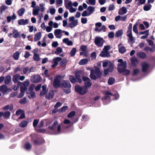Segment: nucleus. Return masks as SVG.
Masks as SVG:
<instances>
[{
    "mask_svg": "<svg viewBox=\"0 0 155 155\" xmlns=\"http://www.w3.org/2000/svg\"><path fill=\"white\" fill-rule=\"evenodd\" d=\"M102 74L99 68L95 67L94 69L91 70L90 77L92 80H96L98 78H101Z\"/></svg>",
    "mask_w": 155,
    "mask_h": 155,
    "instance_id": "obj_1",
    "label": "nucleus"
},
{
    "mask_svg": "<svg viewBox=\"0 0 155 155\" xmlns=\"http://www.w3.org/2000/svg\"><path fill=\"white\" fill-rule=\"evenodd\" d=\"M61 87L63 88V90L66 94H69L71 92V85L68 80H63L61 83Z\"/></svg>",
    "mask_w": 155,
    "mask_h": 155,
    "instance_id": "obj_2",
    "label": "nucleus"
},
{
    "mask_svg": "<svg viewBox=\"0 0 155 155\" xmlns=\"http://www.w3.org/2000/svg\"><path fill=\"white\" fill-rule=\"evenodd\" d=\"M84 86H80L78 85H76L74 87V91L76 93H78L81 95H83L86 94L88 90Z\"/></svg>",
    "mask_w": 155,
    "mask_h": 155,
    "instance_id": "obj_3",
    "label": "nucleus"
},
{
    "mask_svg": "<svg viewBox=\"0 0 155 155\" xmlns=\"http://www.w3.org/2000/svg\"><path fill=\"white\" fill-rule=\"evenodd\" d=\"M61 76L60 75L57 76L54 78L53 82V85L55 88L61 87V83L60 82V78Z\"/></svg>",
    "mask_w": 155,
    "mask_h": 155,
    "instance_id": "obj_4",
    "label": "nucleus"
},
{
    "mask_svg": "<svg viewBox=\"0 0 155 155\" xmlns=\"http://www.w3.org/2000/svg\"><path fill=\"white\" fill-rule=\"evenodd\" d=\"M82 79L83 81H84V87L87 90L92 85V84L91 82V80L88 77L86 76H83Z\"/></svg>",
    "mask_w": 155,
    "mask_h": 155,
    "instance_id": "obj_5",
    "label": "nucleus"
},
{
    "mask_svg": "<svg viewBox=\"0 0 155 155\" xmlns=\"http://www.w3.org/2000/svg\"><path fill=\"white\" fill-rule=\"evenodd\" d=\"M104 41L103 38L99 37H96L95 38L94 42L97 47H101L103 46Z\"/></svg>",
    "mask_w": 155,
    "mask_h": 155,
    "instance_id": "obj_6",
    "label": "nucleus"
},
{
    "mask_svg": "<svg viewBox=\"0 0 155 155\" xmlns=\"http://www.w3.org/2000/svg\"><path fill=\"white\" fill-rule=\"evenodd\" d=\"M69 21L71 22L69 24L68 26L71 28L75 27L78 24V20H74V17L73 16L69 18Z\"/></svg>",
    "mask_w": 155,
    "mask_h": 155,
    "instance_id": "obj_7",
    "label": "nucleus"
},
{
    "mask_svg": "<svg viewBox=\"0 0 155 155\" xmlns=\"http://www.w3.org/2000/svg\"><path fill=\"white\" fill-rule=\"evenodd\" d=\"M104 94L105 96L101 98L102 100H110V97L113 95V94L111 92L108 91H106L104 92Z\"/></svg>",
    "mask_w": 155,
    "mask_h": 155,
    "instance_id": "obj_8",
    "label": "nucleus"
},
{
    "mask_svg": "<svg viewBox=\"0 0 155 155\" xmlns=\"http://www.w3.org/2000/svg\"><path fill=\"white\" fill-rule=\"evenodd\" d=\"M33 142L34 144L35 145H40L45 143V141L42 137H38L37 140H34Z\"/></svg>",
    "mask_w": 155,
    "mask_h": 155,
    "instance_id": "obj_9",
    "label": "nucleus"
},
{
    "mask_svg": "<svg viewBox=\"0 0 155 155\" xmlns=\"http://www.w3.org/2000/svg\"><path fill=\"white\" fill-rule=\"evenodd\" d=\"M62 60V58L60 57L54 58L53 59L54 64L52 65L51 67L52 68H54L58 64V62Z\"/></svg>",
    "mask_w": 155,
    "mask_h": 155,
    "instance_id": "obj_10",
    "label": "nucleus"
},
{
    "mask_svg": "<svg viewBox=\"0 0 155 155\" xmlns=\"http://www.w3.org/2000/svg\"><path fill=\"white\" fill-rule=\"evenodd\" d=\"M141 66L142 67V71L143 72H146L148 69L149 67V65L147 63L143 62Z\"/></svg>",
    "mask_w": 155,
    "mask_h": 155,
    "instance_id": "obj_11",
    "label": "nucleus"
},
{
    "mask_svg": "<svg viewBox=\"0 0 155 155\" xmlns=\"http://www.w3.org/2000/svg\"><path fill=\"white\" fill-rule=\"evenodd\" d=\"M58 124V122L57 120H55L52 124V125L49 126L48 127V128L51 131H54L56 129V126Z\"/></svg>",
    "mask_w": 155,
    "mask_h": 155,
    "instance_id": "obj_12",
    "label": "nucleus"
},
{
    "mask_svg": "<svg viewBox=\"0 0 155 155\" xmlns=\"http://www.w3.org/2000/svg\"><path fill=\"white\" fill-rule=\"evenodd\" d=\"M9 90V89L5 85H3L0 86V91L4 93H7L8 92Z\"/></svg>",
    "mask_w": 155,
    "mask_h": 155,
    "instance_id": "obj_13",
    "label": "nucleus"
},
{
    "mask_svg": "<svg viewBox=\"0 0 155 155\" xmlns=\"http://www.w3.org/2000/svg\"><path fill=\"white\" fill-rule=\"evenodd\" d=\"M75 75L76 79L77 82L81 83L82 82V80L81 78V75L79 74V71H76L75 72Z\"/></svg>",
    "mask_w": 155,
    "mask_h": 155,
    "instance_id": "obj_14",
    "label": "nucleus"
},
{
    "mask_svg": "<svg viewBox=\"0 0 155 155\" xmlns=\"http://www.w3.org/2000/svg\"><path fill=\"white\" fill-rule=\"evenodd\" d=\"M100 56L103 58H108L110 57V54L108 51H102L100 54Z\"/></svg>",
    "mask_w": 155,
    "mask_h": 155,
    "instance_id": "obj_15",
    "label": "nucleus"
},
{
    "mask_svg": "<svg viewBox=\"0 0 155 155\" xmlns=\"http://www.w3.org/2000/svg\"><path fill=\"white\" fill-rule=\"evenodd\" d=\"M54 95V93L53 91H50L48 94L45 95V97L46 99L48 100L52 99Z\"/></svg>",
    "mask_w": 155,
    "mask_h": 155,
    "instance_id": "obj_16",
    "label": "nucleus"
},
{
    "mask_svg": "<svg viewBox=\"0 0 155 155\" xmlns=\"http://www.w3.org/2000/svg\"><path fill=\"white\" fill-rule=\"evenodd\" d=\"M18 24L20 25H25L28 24V19H19L18 21Z\"/></svg>",
    "mask_w": 155,
    "mask_h": 155,
    "instance_id": "obj_17",
    "label": "nucleus"
},
{
    "mask_svg": "<svg viewBox=\"0 0 155 155\" xmlns=\"http://www.w3.org/2000/svg\"><path fill=\"white\" fill-rule=\"evenodd\" d=\"M144 50L146 51H150L151 52H153L155 51V46H152L151 48L148 46H146L144 48Z\"/></svg>",
    "mask_w": 155,
    "mask_h": 155,
    "instance_id": "obj_18",
    "label": "nucleus"
},
{
    "mask_svg": "<svg viewBox=\"0 0 155 155\" xmlns=\"http://www.w3.org/2000/svg\"><path fill=\"white\" fill-rule=\"evenodd\" d=\"M131 64L133 66H136L138 64V61L137 58L135 57H132L130 59Z\"/></svg>",
    "mask_w": 155,
    "mask_h": 155,
    "instance_id": "obj_19",
    "label": "nucleus"
},
{
    "mask_svg": "<svg viewBox=\"0 0 155 155\" xmlns=\"http://www.w3.org/2000/svg\"><path fill=\"white\" fill-rule=\"evenodd\" d=\"M13 35V37L15 38H17L19 36V33L17 30L14 29L12 31V33H10V35Z\"/></svg>",
    "mask_w": 155,
    "mask_h": 155,
    "instance_id": "obj_20",
    "label": "nucleus"
},
{
    "mask_svg": "<svg viewBox=\"0 0 155 155\" xmlns=\"http://www.w3.org/2000/svg\"><path fill=\"white\" fill-rule=\"evenodd\" d=\"M61 30L60 29H56L54 31V34L57 38H61V37L59 35L61 34Z\"/></svg>",
    "mask_w": 155,
    "mask_h": 155,
    "instance_id": "obj_21",
    "label": "nucleus"
},
{
    "mask_svg": "<svg viewBox=\"0 0 155 155\" xmlns=\"http://www.w3.org/2000/svg\"><path fill=\"white\" fill-rule=\"evenodd\" d=\"M41 79V77L39 75L35 76L33 78V82L35 83H38L40 82Z\"/></svg>",
    "mask_w": 155,
    "mask_h": 155,
    "instance_id": "obj_22",
    "label": "nucleus"
},
{
    "mask_svg": "<svg viewBox=\"0 0 155 155\" xmlns=\"http://www.w3.org/2000/svg\"><path fill=\"white\" fill-rule=\"evenodd\" d=\"M64 43L68 45L71 46L73 45V42L71 41H69L68 38H65L63 40Z\"/></svg>",
    "mask_w": 155,
    "mask_h": 155,
    "instance_id": "obj_23",
    "label": "nucleus"
},
{
    "mask_svg": "<svg viewBox=\"0 0 155 155\" xmlns=\"http://www.w3.org/2000/svg\"><path fill=\"white\" fill-rule=\"evenodd\" d=\"M137 56L140 58L144 59L146 57V54L143 52H141L138 53Z\"/></svg>",
    "mask_w": 155,
    "mask_h": 155,
    "instance_id": "obj_24",
    "label": "nucleus"
},
{
    "mask_svg": "<svg viewBox=\"0 0 155 155\" xmlns=\"http://www.w3.org/2000/svg\"><path fill=\"white\" fill-rule=\"evenodd\" d=\"M20 75L19 74H16L13 78V81L15 84H17L18 82H20L18 81Z\"/></svg>",
    "mask_w": 155,
    "mask_h": 155,
    "instance_id": "obj_25",
    "label": "nucleus"
},
{
    "mask_svg": "<svg viewBox=\"0 0 155 155\" xmlns=\"http://www.w3.org/2000/svg\"><path fill=\"white\" fill-rule=\"evenodd\" d=\"M87 10L88 11V13L90 15L95 11V8L92 6H89L88 7Z\"/></svg>",
    "mask_w": 155,
    "mask_h": 155,
    "instance_id": "obj_26",
    "label": "nucleus"
},
{
    "mask_svg": "<svg viewBox=\"0 0 155 155\" xmlns=\"http://www.w3.org/2000/svg\"><path fill=\"white\" fill-rule=\"evenodd\" d=\"M41 32H39L37 33L35 36L34 41H36L39 40L41 37Z\"/></svg>",
    "mask_w": 155,
    "mask_h": 155,
    "instance_id": "obj_27",
    "label": "nucleus"
},
{
    "mask_svg": "<svg viewBox=\"0 0 155 155\" xmlns=\"http://www.w3.org/2000/svg\"><path fill=\"white\" fill-rule=\"evenodd\" d=\"M132 24L131 23H130L128 27V30L127 31V35H132Z\"/></svg>",
    "mask_w": 155,
    "mask_h": 155,
    "instance_id": "obj_28",
    "label": "nucleus"
},
{
    "mask_svg": "<svg viewBox=\"0 0 155 155\" xmlns=\"http://www.w3.org/2000/svg\"><path fill=\"white\" fill-rule=\"evenodd\" d=\"M22 85V84L21 82H18L17 84H15V85L13 86L12 89H13L14 91H16Z\"/></svg>",
    "mask_w": 155,
    "mask_h": 155,
    "instance_id": "obj_29",
    "label": "nucleus"
},
{
    "mask_svg": "<svg viewBox=\"0 0 155 155\" xmlns=\"http://www.w3.org/2000/svg\"><path fill=\"white\" fill-rule=\"evenodd\" d=\"M69 80L72 83H74L77 82V81L76 78L72 75H70L69 76Z\"/></svg>",
    "mask_w": 155,
    "mask_h": 155,
    "instance_id": "obj_30",
    "label": "nucleus"
},
{
    "mask_svg": "<svg viewBox=\"0 0 155 155\" xmlns=\"http://www.w3.org/2000/svg\"><path fill=\"white\" fill-rule=\"evenodd\" d=\"M123 31L122 29L119 30L117 31L115 33V37L117 38L123 35Z\"/></svg>",
    "mask_w": 155,
    "mask_h": 155,
    "instance_id": "obj_31",
    "label": "nucleus"
},
{
    "mask_svg": "<svg viewBox=\"0 0 155 155\" xmlns=\"http://www.w3.org/2000/svg\"><path fill=\"white\" fill-rule=\"evenodd\" d=\"M33 58L34 61H39L40 60L39 55L36 53H34Z\"/></svg>",
    "mask_w": 155,
    "mask_h": 155,
    "instance_id": "obj_32",
    "label": "nucleus"
},
{
    "mask_svg": "<svg viewBox=\"0 0 155 155\" xmlns=\"http://www.w3.org/2000/svg\"><path fill=\"white\" fill-rule=\"evenodd\" d=\"M25 11V9L24 8H22L20 9L18 12V14L19 16H22L24 13Z\"/></svg>",
    "mask_w": 155,
    "mask_h": 155,
    "instance_id": "obj_33",
    "label": "nucleus"
},
{
    "mask_svg": "<svg viewBox=\"0 0 155 155\" xmlns=\"http://www.w3.org/2000/svg\"><path fill=\"white\" fill-rule=\"evenodd\" d=\"M28 122L25 120H23L19 124V126L21 127H25L28 125Z\"/></svg>",
    "mask_w": 155,
    "mask_h": 155,
    "instance_id": "obj_34",
    "label": "nucleus"
},
{
    "mask_svg": "<svg viewBox=\"0 0 155 155\" xmlns=\"http://www.w3.org/2000/svg\"><path fill=\"white\" fill-rule=\"evenodd\" d=\"M20 55V53L18 51H17L13 55V57L15 60H18Z\"/></svg>",
    "mask_w": 155,
    "mask_h": 155,
    "instance_id": "obj_35",
    "label": "nucleus"
},
{
    "mask_svg": "<svg viewBox=\"0 0 155 155\" xmlns=\"http://www.w3.org/2000/svg\"><path fill=\"white\" fill-rule=\"evenodd\" d=\"M88 61V59H83L79 62V64L80 65H83L86 64Z\"/></svg>",
    "mask_w": 155,
    "mask_h": 155,
    "instance_id": "obj_36",
    "label": "nucleus"
},
{
    "mask_svg": "<svg viewBox=\"0 0 155 155\" xmlns=\"http://www.w3.org/2000/svg\"><path fill=\"white\" fill-rule=\"evenodd\" d=\"M115 82V79L112 77L110 78L108 81V83L109 85H111L113 84Z\"/></svg>",
    "mask_w": 155,
    "mask_h": 155,
    "instance_id": "obj_37",
    "label": "nucleus"
},
{
    "mask_svg": "<svg viewBox=\"0 0 155 155\" xmlns=\"http://www.w3.org/2000/svg\"><path fill=\"white\" fill-rule=\"evenodd\" d=\"M152 7V5L150 4H146L143 7V9L145 11H148L150 10Z\"/></svg>",
    "mask_w": 155,
    "mask_h": 155,
    "instance_id": "obj_38",
    "label": "nucleus"
},
{
    "mask_svg": "<svg viewBox=\"0 0 155 155\" xmlns=\"http://www.w3.org/2000/svg\"><path fill=\"white\" fill-rule=\"evenodd\" d=\"M107 69L109 72H113L114 70V65L110 63Z\"/></svg>",
    "mask_w": 155,
    "mask_h": 155,
    "instance_id": "obj_39",
    "label": "nucleus"
},
{
    "mask_svg": "<svg viewBox=\"0 0 155 155\" xmlns=\"http://www.w3.org/2000/svg\"><path fill=\"white\" fill-rule=\"evenodd\" d=\"M25 148L27 150H30L31 148V145L29 143H26L25 144Z\"/></svg>",
    "mask_w": 155,
    "mask_h": 155,
    "instance_id": "obj_40",
    "label": "nucleus"
},
{
    "mask_svg": "<svg viewBox=\"0 0 155 155\" xmlns=\"http://www.w3.org/2000/svg\"><path fill=\"white\" fill-rule=\"evenodd\" d=\"M118 50L119 52L122 54L124 53L126 51V48L124 46L119 48Z\"/></svg>",
    "mask_w": 155,
    "mask_h": 155,
    "instance_id": "obj_41",
    "label": "nucleus"
},
{
    "mask_svg": "<svg viewBox=\"0 0 155 155\" xmlns=\"http://www.w3.org/2000/svg\"><path fill=\"white\" fill-rule=\"evenodd\" d=\"M8 7L5 5H2L0 7V12L2 13L4 11L8 9Z\"/></svg>",
    "mask_w": 155,
    "mask_h": 155,
    "instance_id": "obj_42",
    "label": "nucleus"
},
{
    "mask_svg": "<svg viewBox=\"0 0 155 155\" xmlns=\"http://www.w3.org/2000/svg\"><path fill=\"white\" fill-rule=\"evenodd\" d=\"M40 9L39 7L38 6V8L34 9L33 11V14L34 15H36L38 14Z\"/></svg>",
    "mask_w": 155,
    "mask_h": 155,
    "instance_id": "obj_43",
    "label": "nucleus"
},
{
    "mask_svg": "<svg viewBox=\"0 0 155 155\" xmlns=\"http://www.w3.org/2000/svg\"><path fill=\"white\" fill-rule=\"evenodd\" d=\"M62 51V49L61 47H58L57 48L56 51H55V53L56 54L58 55L61 54Z\"/></svg>",
    "mask_w": 155,
    "mask_h": 155,
    "instance_id": "obj_44",
    "label": "nucleus"
},
{
    "mask_svg": "<svg viewBox=\"0 0 155 155\" xmlns=\"http://www.w3.org/2000/svg\"><path fill=\"white\" fill-rule=\"evenodd\" d=\"M125 68H126V67H125L120 68V67L117 66V69L119 73H124Z\"/></svg>",
    "mask_w": 155,
    "mask_h": 155,
    "instance_id": "obj_45",
    "label": "nucleus"
},
{
    "mask_svg": "<svg viewBox=\"0 0 155 155\" xmlns=\"http://www.w3.org/2000/svg\"><path fill=\"white\" fill-rule=\"evenodd\" d=\"M9 115L10 112L8 111H7L3 113V116L4 118L8 119L9 118Z\"/></svg>",
    "mask_w": 155,
    "mask_h": 155,
    "instance_id": "obj_46",
    "label": "nucleus"
},
{
    "mask_svg": "<svg viewBox=\"0 0 155 155\" xmlns=\"http://www.w3.org/2000/svg\"><path fill=\"white\" fill-rule=\"evenodd\" d=\"M127 36L129 38L130 41L132 43H134L135 38L132 36V35H127Z\"/></svg>",
    "mask_w": 155,
    "mask_h": 155,
    "instance_id": "obj_47",
    "label": "nucleus"
},
{
    "mask_svg": "<svg viewBox=\"0 0 155 155\" xmlns=\"http://www.w3.org/2000/svg\"><path fill=\"white\" fill-rule=\"evenodd\" d=\"M21 92L25 93V91L27 90V87L26 86H23L22 85L20 86Z\"/></svg>",
    "mask_w": 155,
    "mask_h": 155,
    "instance_id": "obj_48",
    "label": "nucleus"
},
{
    "mask_svg": "<svg viewBox=\"0 0 155 155\" xmlns=\"http://www.w3.org/2000/svg\"><path fill=\"white\" fill-rule=\"evenodd\" d=\"M76 48H73L71 50L70 53V54L71 55V56H74L76 53Z\"/></svg>",
    "mask_w": 155,
    "mask_h": 155,
    "instance_id": "obj_49",
    "label": "nucleus"
},
{
    "mask_svg": "<svg viewBox=\"0 0 155 155\" xmlns=\"http://www.w3.org/2000/svg\"><path fill=\"white\" fill-rule=\"evenodd\" d=\"M68 109L67 106H63L59 110L60 112H63L65 111Z\"/></svg>",
    "mask_w": 155,
    "mask_h": 155,
    "instance_id": "obj_50",
    "label": "nucleus"
},
{
    "mask_svg": "<svg viewBox=\"0 0 155 155\" xmlns=\"http://www.w3.org/2000/svg\"><path fill=\"white\" fill-rule=\"evenodd\" d=\"M27 102V98L25 97L20 100L19 102L20 104H25Z\"/></svg>",
    "mask_w": 155,
    "mask_h": 155,
    "instance_id": "obj_51",
    "label": "nucleus"
},
{
    "mask_svg": "<svg viewBox=\"0 0 155 155\" xmlns=\"http://www.w3.org/2000/svg\"><path fill=\"white\" fill-rule=\"evenodd\" d=\"M86 3L88 4L95 5L96 4V0H88L86 2Z\"/></svg>",
    "mask_w": 155,
    "mask_h": 155,
    "instance_id": "obj_52",
    "label": "nucleus"
},
{
    "mask_svg": "<svg viewBox=\"0 0 155 155\" xmlns=\"http://www.w3.org/2000/svg\"><path fill=\"white\" fill-rule=\"evenodd\" d=\"M75 114V112L74 111H73L69 113L67 115V117L69 118H71L74 116Z\"/></svg>",
    "mask_w": 155,
    "mask_h": 155,
    "instance_id": "obj_53",
    "label": "nucleus"
},
{
    "mask_svg": "<svg viewBox=\"0 0 155 155\" xmlns=\"http://www.w3.org/2000/svg\"><path fill=\"white\" fill-rule=\"evenodd\" d=\"M137 24L136 23L134 25L133 28V30L134 31L136 34H138V31L137 29Z\"/></svg>",
    "mask_w": 155,
    "mask_h": 155,
    "instance_id": "obj_54",
    "label": "nucleus"
},
{
    "mask_svg": "<svg viewBox=\"0 0 155 155\" xmlns=\"http://www.w3.org/2000/svg\"><path fill=\"white\" fill-rule=\"evenodd\" d=\"M127 62L125 61H124L121 63H118L117 64V66L119 67L123 66V67H127Z\"/></svg>",
    "mask_w": 155,
    "mask_h": 155,
    "instance_id": "obj_55",
    "label": "nucleus"
},
{
    "mask_svg": "<svg viewBox=\"0 0 155 155\" xmlns=\"http://www.w3.org/2000/svg\"><path fill=\"white\" fill-rule=\"evenodd\" d=\"M5 84H8L10 83V76H7L6 77L5 80Z\"/></svg>",
    "mask_w": 155,
    "mask_h": 155,
    "instance_id": "obj_56",
    "label": "nucleus"
},
{
    "mask_svg": "<svg viewBox=\"0 0 155 155\" xmlns=\"http://www.w3.org/2000/svg\"><path fill=\"white\" fill-rule=\"evenodd\" d=\"M30 96H28V97L30 99L31 98H33L35 97V92H29Z\"/></svg>",
    "mask_w": 155,
    "mask_h": 155,
    "instance_id": "obj_57",
    "label": "nucleus"
},
{
    "mask_svg": "<svg viewBox=\"0 0 155 155\" xmlns=\"http://www.w3.org/2000/svg\"><path fill=\"white\" fill-rule=\"evenodd\" d=\"M67 62L66 59H64L61 61L59 63V64L61 66H63L65 65Z\"/></svg>",
    "mask_w": 155,
    "mask_h": 155,
    "instance_id": "obj_58",
    "label": "nucleus"
},
{
    "mask_svg": "<svg viewBox=\"0 0 155 155\" xmlns=\"http://www.w3.org/2000/svg\"><path fill=\"white\" fill-rule=\"evenodd\" d=\"M110 45L105 46L104 47L103 49V51H108L110 49Z\"/></svg>",
    "mask_w": 155,
    "mask_h": 155,
    "instance_id": "obj_59",
    "label": "nucleus"
},
{
    "mask_svg": "<svg viewBox=\"0 0 155 155\" xmlns=\"http://www.w3.org/2000/svg\"><path fill=\"white\" fill-rule=\"evenodd\" d=\"M114 33L112 31L109 32L108 35V37L110 38H113L114 37Z\"/></svg>",
    "mask_w": 155,
    "mask_h": 155,
    "instance_id": "obj_60",
    "label": "nucleus"
},
{
    "mask_svg": "<svg viewBox=\"0 0 155 155\" xmlns=\"http://www.w3.org/2000/svg\"><path fill=\"white\" fill-rule=\"evenodd\" d=\"M82 16L83 17H85L90 15L88 12H87L86 10L84 11L82 13Z\"/></svg>",
    "mask_w": 155,
    "mask_h": 155,
    "instance_id": "obj_61",
    "label": "nucleus"
},
{
    "mask_svg": "<svg viewBox=\"0 0 155 155\" xmlns=\"http://www.w3.org/2000/svg\"><path fill=\"white\" fill-rule=\"evenodd\" d=\"M115 8L114 5L113 4H110L109 5L108 8L109 11H111L113 10Z\"/></svg>",
    "mask_w": 155,
    "mask_h": 155,
    "instance_id": "obj_62",
    "label": "nucleus"
},
{
    "mask_svg": "<svg viewBox=\"0 0 155 155\" xmlns=\"http://www.w3.org/2000/svg\"><path fill=\"white\" fill-rule=\"evenodd\" d=\"M139 72V70L138 69H134L133 71V75L134 76L138 74Z\"/></svg>",
    "mask_w": 155,
    "mask_h": 155,
    "instance_id": "obj_63",
    "label": "nucleus"
},
{
    "mask_svg": "<svg viewBox=\"0 0 155 155\" xmlns=\"http://www.w3.org/2000/svg\"><path fill=\"white\" fill-rule=\"evenodd\" d=\"M87 48V46L86 45H81L80 47V49L81 50L83 51H85Z\"/></svg>",
    "mask_w": 155,
    "mask_h": 155,
    "instance_id": "obj_64",
    "label": "nucleus"
}]
</instances>
